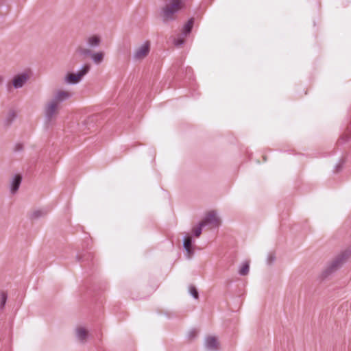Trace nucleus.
<instances>
[{
	"label": "nucleus",
	"instance_id": "nucleus-23",
	"mask_svg": "<svg viewBox=\"0 0 351 351\" xmlns=\"http://www.w3.org/2000/svg\"><path fill=\"white\" fill-rule=\"evenodd\" d=\"M197 335L198 330L195 328H193L188 332L187 337L190 341H192L197 337Z\"/></svg>",
	"mask_w": 351,
	"mask_h": 351
},
{
	"label": "nucleus",
	"instance_id": "nucleus-25",
	"mask_svg": "<svg viewBox=\"0 0 351 351\" xmlns=\"http://www.w3.org/2000/svg\"><path fill=\"white\" fill-rule=\"evenodd\" d=\"M350 138H351V136L348 135V134H343L339 138L337 143L339 145L343 144V143H346L347 141H348Z\"/></svg>",
	"mask_w": 351,
	"mask_h": 351
},
{
	"label": "nucleus",
	"instance_id": "nucleus-21",
	"mask_svg": "<svg viewBox=\"0 0 351 351\" xmlns=\"http://www.w3.org/2000/svg\"><path fill=\"white\" fill-rule=\"evenodd\" d=\"M189 291L190 294L191 295V296L194 299H198L199 298V293H198L196 287L194 285H190L189 286Z\"/></svg>",
	"mask_w": 351,
	"mask_h": 351
},
{
	"label": "nucleus",
	"instance_id": "nucleus-8",
	"mask_svg": "<svg viewBox=\"0 0 351 351\" xmlns=\"http://www.w3.org/2000/svg\"><path fill=\"white\" fill-rule=\"evenodd\" d=\"M29 79V75L27 73H22L16 75L12 80V86L14 88H22Z\"/></svg>",
	"mask_w": 351,
	"mask_h": 351
},
{
	"label": "nucleus",
	"instance_id": "nucleus-7",
	"mask_svg": "<svg viewBox=\"0 0 351 351\" xmlns=\"http://www.w3.org/2000/svg\"><path fill=\"white\" fill-rule=\"evenodd\" d=\"M201 222L204 223V226L208 224H212L214 227H219L220 225V219L217 217L215 210L209 211Z\"/></svg>",
	"mask_w": 351,
	"mask_h": 351
},
{
	"label": "nucleus",
	"instance_id": "nucleus-18",
	"mask_svg": "<svg viewBox=\"0 0 351 351\" xmlns=\"http://www.w3.org/2000/svg\"><path fill=\"white\" fill-rule=\"evenodd\" d=\"M16 117V114L14 110H11L8 116L6 117L5 119L4 120V125L5 127L10 126L12 121L15 119Z\"/></svg>",
	"mask_w": 351,
	"mask_h": 351
},
{
	"label": "nucleus",
	"instance_id": "nucleus-20",
	"mask_svg": "<svg viewBox=\"0 0 351 351\" xmlns=\"http://www.w3.org/2000/svg\"><path fill=\"white\" fill-rule=\"evenodd\" d=\"M0 309L2 310L4 308L7 299H8V294L5 291H1L0 293Z\"/></svg>",
	"mask_w": 351,
	"mask_h": 351
},
{
	"label": "nucleus",
	"instance_id": "nucleus-6",
	"mask_svg": "<svg viewBox=\"0 0 351 351\" xmlns=\"http://www.w3.org/2000/svg\"><path fill=\"white\" fill-rule=\"evenodd\" d=\"M58 105L51 100L47 103L45 109V116L47 121H51L58 113Z\"/></svg>",
	"mask_w": 351,
	"mask_h": 351
},
{
	"label": "nucleus",
	"instance_id": "nucleus-17",
	"mask_svg": "<svg viewBox=\"0 0 351 351\" xmlns=\"http://www.w3.org/2000/svg\"><path fill=\"white\" fill-rule=\"evenodd\" d=\"M195 19L194 18H191L189 19L187 23L184 25L182 31V34L184 36H187L191 32L193 27Z\"/></svg>",
	"mask_w": 351,
	"mask_h": 351
},
{
	"label": "nucleus",
	"instance_id": "nucleus-22",
	"mask_svg": "<svg viewBox=\"0 0 351 351\" xmlns=\"http://www.w3.org/2000/svg\"><path fill=\"white\" fill-rule=\"evenodd\" d=\"M45 214H46L45 212L40 210H37L34 211L31 214V218L33 219H37L39 217L44 216Z\"/></svg>",
	"mask_w": 351,
	"mask_h": 351
},
{
	"label": "nucleus",
	"instance_id": "nucleus-27",
	"mask_svg": "<svg viewBox=\"0 0 351 351\" xmlns=\"http://www.w3.org/2000/svg\"><path fill=\"white\" fill-rule=\"evenodd\" d=\"M276 261V255L271 252L267 255V263L268 265H271Z\"/></svg>",
	"mask_w": 351,
	"mask_h": 351
},
{
	"label": "nucleus",
	"instance_id": "nucleus-30",
	"mask_svg": "<svg viewBox=\"0 0 351 351\" xmlns=\"http://www.w3.org/2000/svg\"><path fill=\"white\" fill-rule=\"evenodd\" d=\"M3 77L0 75V85L3 83Z\"/></svg>",
	"mask_w": 351,
	"mask_h": 351
},
{
	"label": "nucleus",
	"instance_id": "nucleus-15",
	"mask_svg": "<svg viewBox=\"0 0 351 351\" xmlns=\"http://www.w3.org/2000/svg\"><path fill=\"white\" fill-rule=\"evenodd\" d=\"M76 337L81 343H85L88 336V331L83 327L76 328Z\"/></svg>",
	"mask_w": 351,
	"mask_h": 351
},
{
	"label": "nucleus",
	"instance_id": "nucleus-29",
	"mask_svg": "<svg viewBox=\"0 0 351 351\" xmlns=\"http://www.w3.org/2000/svg\"><path fill=\"white\" fill-rule=\"evenodd\" d=\"M23 149V145L21 143H17L15 145L14 151L15 152H21Z\"/></svg>",
	"mask_w": 351,
	"mask_h": 351
},
{
	"label": "nucleus",
	"instance_id": "nucleus-5",
	"mask_svg": "<svg viewBox=\"0 0 351 351\" xmlns=\"http://www.w3.org/2000/svg\"><path fill=\"white\" fill-rule=\"evenodd\" d=\"M150 51V43L149 41H145L141 46L135 50L133 55L134 60H138L145 58Z\"/></svg>",
	"mask_w": 351,
	"mask_h": 351
},
{
	"label": "nucleus",
	"instance_id": "nucleus-14",
	"mask_svg": "<svg viewBox=\"0 0 351 351\" xmlns=\"http://www.w3.org/2000/svg\"><path fill=\"white\" fill-rule=\"evenodd\" d=\"M101 41V38L98 35H93L87 38L86 44L89 48L94 49L100 45Z\"/></svg>",
	"mask_w": 351,
	"mask_h": 351
},
{
	"label": "nucleus",
	"instance_id": "nucleus-4",
	"mask_svg": "<svg viewBox=\"0 0 351 351\" xmlns=\"http://www.w3.org/2000/svg\"><path fill=\"white\" fill-rule=\"evenodd\" d=\"M76 53L84 58L90 56L94 63L99 64L103 60L104 53L102 51L93 52L90 49L85 48L83 47H78L76 49Z\"/></svg>",
	"mask_w": 351,
	"mask_h": 351
},
{
	"label": "nucleus",
	"instance_id": "nucleus-9",
	"mask_svg": "<svg viewBox=\"0 0 351 351\" xmlns=\"http://www.w3.org/2000/svg\"><path fill=\"white\" fill-rule=\"evenodd\" d=\"M183 247L187 253V257L191 258L194 254L193 239L191 236L186 235L182 241Z\"/></svg>",
	"mask_w": 351,
	"mask_h": 351
},
{
	"label": "nucleus",
	"instance_id": "nucleus-28",
	"mask_svg": "<svg viewBox=\"0 0 351 351\" xmlns=\"http://www.w3.org/2000/svg\"><path fill=\"white\" fill-rule=\"evenodd\" d=\"M184 39L181 38H177L176 40H175V42H174L175 45L177 47H180L182 45H184Z\"/></svg>",
	"mask_w": 351,
	"mask_h": 351
},
{
	"label": "nucleus",
	"instance_id": "nucleus-12",
	"mask_svg": "<svg viewBox=\"0 0 351 351\" xmlns=\"http://www.w3.org/2000/svg\"><path fill=\"white\" fill-rule=\"evenodd\" d=\"M219 343L216 337L208 336L205 340V346L207 349L211 351H217L219 349Z\"/></svg>",
	"mask_w": 351,
	"mask_h": 351
},
{
	"label": "nucleus",
	"instance_id": "nucleus-3",
	"mask_svg": "<svg viewBox=\"0 0 351 351\" xmlns=\"http://www.w3.org/2000/svg\"><path fill=\"white\" fill-rule=\"evenodd\" d=\"M90 69V65L88 64L82 65L77 72L67 73L65 77L66 82L69 84H77L82 78L88 73Z\"/></svg>",
	"mask_w": 351,
	"mask_h": 351
},
{
	"label": "nucleus",
	"instance_id": "nucleus-1",
	"mask_svg": "<svg viewBox=\"0 0 351 351\" xmlns=\"http://www.w3.org/2000/svg\"><path fill=\"white\" fill-rule=\"evenodd\" d=\"M351 256V248H348L341 252L337 255L323 270L322 273V278H326L339 269L343 263Z\"/></svg>",
	"mask_w": 351,
	"mask_h": 351
},
{
	"label": "nucleus",
	"instance_id": "nucleus-19",
	"mask_svg": "<svg viewBox=\"0 0 351 351\" xmlns=\"http://www.w3.org/2000/svg\"><path fill=\"white\" fill-rule=\"evenodd\" d=\"M250 270V265L248 262H244L239 270V274L244 276L248 274Z\"/></svg>",
	"mask_w": 351,
	"mask_h": 351
},
{
	"label": "nucleus",
	"instance_id": "nucleus-10",
	"mask_svg": "<svg viewBox=\"0 0 351 351\" xmlns=\"http://www.w3.org/2000/svg\"><path fill=\"white\" fill-rule=\"evenodd\" d=\"M94 259V254L93 252L89 251H83L80 253H77L76 255V260L85 265H89Z\"/></svg>",
	"mask_w": 351,
	"mask_h": 351
},
{
	"label": "nucleus",
	"instance_id": "nucleus-16",
	"mask_svg": "<svg viewBox=\"0 0 351 351\" xmlns=\"http://www.w3.org/2000/svg\"><path fill=\"white\" fill-rule=\"evenodd\" d=\"M96 121H97V116L93 115L91 117H88L87 119H86L85 120H84L82 122V126L84 127V129H83V130H84L85 129H87L88 130H90L91 128L94 127V123Z\"/></svg>",
	"mask_w": 351,
	"mask_h": 351
},
{
	"label": "nucleus",
	"instance_id": "nucleus-24",
	"mask_svg": "<svg viewBox=\"0 0 351 351\" xmlns=\"http://www.w3.org/2000/svg\"><path fill=\"white\" fill-rule=\"evenodd\" d=\"M204 226V223H202L200 221L199 223L198 227H197L196 228H195L193 230V234H194L195 237H199L200 236V234H202V228Z\"/></svg>",
	"mask_w": 351,
	"mask_h": 351
},
{
	"label": "nucleus",
	"instance_id": "nucleus-2",
	"mask_svg": "<svg viewBox=\"0 0 351 351\" xmlns=\"http://www.w3.org/2000/svg\"><path fill=\"white\" fill-rule=\"evenodd\" d=\"M172 3L165 6L161 12V16L164 23L173 21L174 14L177 13L182 8L181 0H171Z\"/></svg>",
	"mask_w": 351,
	"mask_h": 351
},
{
	"label": "nucleus",
	"instance_id": "nucleus-13",
	"mask_svg": "<svg viewBox=\"0 0 351 351\" xmlns=\"http://www.w3.org/2000/svg\"><path fill=\"white\" fill-rule=\"evenodd\" d=\"M21 182L22 176L20 174H16L14 176L10 183V192L12 194H14L17 192Z\"/></svg>",
	"mask_w": 351,
	"mask_h": 351
},
{
	"label": "nucleus",
	"instance_id": "nucleus-11",
	"mask_svg": "<svg viewBox=\"0 0 351 351\" xmlns=\"http://www.w3.org/2000/svg\"><path fill=\"white\" fill-rule=\"evenodd\" d=\"M71 97V94L67 91L58 90L53 95L51 101L59 105L60 103L64 102Z\"/></svg>",
	"mask_w": 351,
	"mask_h": 351
},
{
	"label": "nucleus",
	"instance_id": "nucleus-26",
	"mask_svg": "<svg viewBox=\"0 0 351 351\" xmlns=\"http://www.w3.org/2000/svg\"><path fill=\"white\" fill-rule=\"evenodd\" d=\"M344 163H345V160L343 158L339 160V163L335 166V172L339 173V171H341L343 169V165Z\"/></svg>",
	"mask_w": 351,
	"mask_h": 351
}]
</instances>
